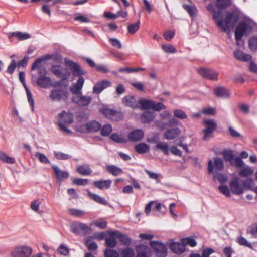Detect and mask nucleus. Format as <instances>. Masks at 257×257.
I'll list each match as a JSON object with an SVG mask.
<instances>
[{
  "label": "nucleus",
  "mask_w": 257,
  "mask_h": 257,
  "mask_svg": "<svg viewBox=\"0 0 257 257\" xmlns=\"http://www.w3.org/2000/svg\"><path fill=\"white\" fill-rule=\"evenodd\" d=\"M60 68V65H53L50 68L51 72L56 77L61 79L60 81L56 82L55 87L61 86L62 81L67 80L70 75V73L67 69Z\"/></svg>",
  "instance_id": "nucleus-1"
},
{
  "label": "nucleus",
  "mask_w": 257,
  "mask_h": 257,
  "mask_svg": "<svg viewBox=\"0 0 257 257\" xmlns=\"http://www.w3.org/2000/svg\"><path fill=\"white\" fill-rule=\"evenodd\" d=\"M59 122L58 124L60 130L68 133H72L71 131L67 128L65 125L71 123L73 121V115L70 112H67L65 111H62L61 113L58 114Z\"/></svg>",
  "instance_id": "nucleus-2"
},
{
  "label": "nucleus",
  "mask_w": 257,
  "mask_h": 257,
  "mask_svg": "<svg viewBox=\"0 0 257 257\" xmlns=\"http://www.w3.org/2000/svg\"><path fill=\"white\" fill-rule=\"evenodd\" d=\"M224 159L230 162V164L237 167H241L243 165V161L241 158L235 156L231 150H225L222 153Z\"/></svg>",
  "instance_id": "nucleus-3"
},
{
  "label": "nucleus",
  "mask_w": 257,
  "mask_h": 257,
  "mask_svg": "<svg viewBox=\"0 0 257 257\" xmlns=\"http://www.w3.org/2000/svg\"><path fill=\"white\" fill-rule=\"evenodd\" d=\"M65 64L70 68L73 76L75 77H82V75L86 74V72L83 70L81 66L76 62H74L71 60H68L66 58L64 59Z\"/></svg>",
  "instance_id": "nucleus-4"
},
{
  "label": "nucleus",
  "mask_w": 257,
  "mask_h": 257,
  "mask_svg": "<svg viewBox=\"0 0 257 257\" xmlns=\"http://www.w3.org/2000/svg\"><path fill=\"white\" fill-rule=\"evenodd\" d=\"M150 246L154 250L157 257H166L167 249L165 245L158 241L152 240L150 242Z\"/></svg>",
  "instance_id": "nucleus-5"
},
{
  "label": "nucleus",
  "mask_w": 257,
  "mask_h": 257,
  "mask_svg": "<svg viewBox=\"0 0 257 257\" xmlns=\"http://www.w3.org/2000/svg\"><path fill=\"white\" fill-rule=\"evenodd\" d=\"M251 27L245 21L240 22L236 27L235 37L237 41L240 40L247 31L250 32Z\"/></svg>",
  "instance_id": "nucleus-6"
},
{
  "label": "nucleus",
  "mask_w": 257,
  "mask_h": 257,
  "mask_svg": "<svg viewBox=\"0 0 257 257\" xmlns=\"http://www.w3.org/2000/svg\"><path fill=\"white\" fill-rule=\"evenodd\" d=\"M32 3L36 4L40 2H44L45 4L41 7L42 12L48 15L49 17L51 16L50 6H53L56 4L61 3L63 0H30Z\"/></svg>",
  "instance_id": "nucleus-7"
},
{
  "label": "nucleus",
  "mask_w": 257,
  "mask_h": 257,
  "mask_svg": "<svg viewBox=\"0 0 257 257\" xmlns=\"http://www.w3.org/2000/svg\"><path fill=\"white\" fill-rule=\"evenodd\" d=\"M101 112L107 118L115 121H119L123 119V114L114 109L103 108Z\"/></svg>",
  "instance_id": "nucleus-8"
},
{
  "label": "nucleus",
  "mask_w": 257,
  "mask_h": 257,
  "mask_svg": "<svg viewBox=\"0 0 257 257\" xmlns=\"http://www.w3.org/2000/svg\"><path fill=\"white\" fill-rule=\"evenodd\" d=\"M71 231L74 234L79 235L87 234L91 230V228L86 224L76 222L73 223L70 226Z\"/></svg>",
  "instance_id": "nucleus-9"
},
{
  "label": "nucleus",
  "mask_w": 257,
  "mask_h": 257,
  "mask_svg": "<svg viewBox=\"0 0 257 257\" xmlns=\"http://www.w3.org/2000/svg\"><path fill=\"white\" fill-rule=\"evenodd\" d=\"M69 93L65 90L55 89L50 91L49 98L53 101L66 100L68 97Z\"/></svg>",
  "instance_id": "nucleus-10"
},
{
  "label": "nucleus",
  "mask_w": 257,
  "mask_h": 257,
  "mask_svg": "<svg viewBox=\"0 0 257 257\" xmlns=\"http://www.w3.org/2000/svg\"><path fill=\"white\" fill-rule=\"evenodd\" d=\"M198 73L203 78L211 80L217 81L219 73L212 69L201 68L198 70Z\"/></svg>",
  "instance_id": "nucleus-11"
},
{
  "label": "nucleus",
  "mask_w": 257,
  "mask_h": 257,
  "mask_svg": "<svg viewBox=\"0 0 257 257\" xmlns=\"http://www.w3.org/2000/svg\"><path fill=\"white\" fill-rule=\"evenodd\" d=\"M205 127L203 130L204 136L203 140H205L210 137L217 127V123L213 119H205L203 120Z\"/></svg>",
  "instance_id": "nucleus-12"
},
{
  "label": "nucleus",
  "mask_w": 257,
  "mask_h": 257,
  "mask_svg": "<svg viewBox=\"0 0 257 257\" xmlns=\"http://www.w3.org/2000/svg\"><path fill=\"white\" fill-rule=\"evenodd\" d=\"M32 252V248L25 246L16 247L11 252L12 257H29Z\"/></svg>",
  "instance_id": "nucleus-13"
},
{
  "label": "nucleus",
  "mask_w": 257,
  "mask_h": 257,
  "mask_svg": "<svg viewBox=\"0 0 257 257\" xmlns=\"http://www.w3.org/2000/svg\"><path fill=\"white\" fill-rule=\"evenodd\" d=\"M220 10L216 11H215L212 14L213 19L216 22V25L221 29L223 32H227L229 30V26L227 25H224L223 21L222 20V14Z\"/></svg>",
  "instance_id": "nucleus-14"
},
{
  "label": "nucleus",
  "mask_w": 257,
  "mask_h": 257,
  "mask_svg": "<svg viewBox=\"0 0 257 257\" xmlns=\"http://www.w3.org/2000/svg\"><path fill=\"white\" fill-rule=\"evenodd\" d=\"M224 168V164L221 158L215 157L214 158V166L211 160H209L208 164V171L209 173L213 172V169L215 170L221 171Z\"/></svg>",
  "instance_id": "nucleus-15"
},
{
  "label": "nucleus",
  "mask_w": 257,
  "mask_h": 257,
  "mask_svg": "<svg viewBox=\"0 0 257 257\" xmlns=\"http://www.w3.org/2000/svg\"><path fill=\"white\" fill-rule=\"evenodd\" d=\"M239 20V15L235 12H227L224 18V25L229 26V29L230 27L234 26ZM229 31V30L228 31Z\"/></svg>",
  "instance_id": "nucleus-16"
},
{
  "label": "nucleus",
  "mask_w": 257,
  "mask_h": 257,
  "mask_svg": "<svg viewBox=\"0 0 257 257\" xmlns=\"http://www.w3.org/2000/svg\"><path fill=\"white\" fill-rule=\"evenodd\" d=\"M72 101L81 106H88L92 101L91 96L82 95V94L72 98Z\"/></svg>",
  "instance_id": "nucleus-17"
},
{
  "label": "nucleus",
  "mask_w": 257,
  "mask_h": 257,
  "mask_svg": "<svg viewBox=\"0 0 257 257\" xmlns=\"http://www.w3.org/2000/svg\"><path fill=\"white\" fill-rule=\"evenodd\" d=\"M239 179L238 177L233 178L230 181L229 186L231 192L236 195H240L243 192V187L239 183Z\"/></svg>",
  "instance_id": "nucleus-18"
},
{
  "label": "nucleus",
  "mask_w": 257,
  "mask_h": 257,
  "mask_svg": "<svg viewBox=\"0 0 257 257\" xmlns=\"http://www.w3.org/2000/svg\"><path fill=\"white\" fill-rule=\"evenodd\" d=\"M52 168L54 171L57 182L61 183L64 179L68 178L69 174L68 172L61 170L56 165H52Z\"/></svg>",
  "instance_id": "nucleus-19"
},
{
  "label": "nucleus",
  "mask_w": 257,
  "mask_h": 257,
  "mask_svg": "<svg viewBox=\"0 0 257 257\" xmlns=\"http://www.w3.org/2000/svg\"><path fill=\"white\" fill-rule=\"evenodd\" d=\"M144 136V133L141 129H135L130 132L127 135L130 141L135 142L140 141Z\"/></svg>",
  "instance_id": "nucleus-20"
},
{
  "label": "nucleus",
  "mask_w": 257,
  "mask_h": 257,
  "mask_svg": "<svg viewBox=\"0 0 257 257\" xmlns=\"http://www.w3.org/2000/svg\"><path fill=\"white\" fill-rule=\"evenodd\" d=\"M85 79L83 77H80L76 83H73L70 87V91L74 94H81V90L84 83Z\"/></svg>",
  "instance_id": "nucleus-21"
},
{
  "label": "nucleus",
  "mask_w": 257,
  "mask_h": 257,
  "mask_svg": "<svg viewBox=\"0 0 257 257\" xmlns=\"http://www.w3.org/2000/svg\"><path fill=\"white\" fill-rule=\"evenodd\" d=\"M110 234L113 237L119 238L120 242L124 245L129 246L131 243L130 238L127 235L123 234L118 231L110 232Z\"/></svg>",
  "instance_id": "nucleus-22"
},
{
  "label": "nucleus",
  "mask_w": 257,
  "mask_h": 257,
  "mask_svg": "<svg viewBox=\"0 0 257 257\" xmlns=\"http://www.w3.org/2000/svg\"><path fill=\"white\" fill-rule=\"evenodd\" d=\"M136 257H150L151 250L149 247L143 244H139L135 247Z\"/></svg>",
  "instance_id": "nucleus-23"
},
{
  "label": "nucleus",
  "mask_w": 257,
  "mask_h": 257,
  "mask_svg": "<svg viewBox=\"0 0 257 257\" xmlns=\"http://www.w3.org/2000/svg\"><path fill=\"white\" fill-rule=\"evenodd\" d=\"M111 84V82L106 80H103L98 82L94 85L93 88V92L94 93L98 94L100 93L105 88L110 86Z\"/></svg>",
  "instance_id": "nucleus-24"
},
{
  "label": "nucleus",
  "mask_w": 257,
  "mask_h": 257,
  "mask_svg": "<svg viewBox=\"0 0 257 257\" xmlns=\"http://www.w3.org/2000/svg\"><path fill=\"white\" fill-rule=\"evenodd\" d=\"M181 131L178 127L168 129L163 135V137L167 140H173L177 138L180 134Z\"/></svg>",
  "instance_id": "nucleus-25"
},
{
  "label": "nucleus",
  "mask_w": 257,
  "mask_h": 257,
  "mask_svg": "<svg viewBox=\"0 0 257 257\" xmlns=\"http://www.w3.org/2000/svg\"><path fill=\"white\" fill-rule=\"evenodd\" d=\"M51 79L45 76H39L36 80V84L40 87L46 88L49 86L51 83Z\"/></svg>",
  "instance_id": "nucleus-26"
},
{
  "label": "nucleus",
  "mask_w": 257,
  "mask_h": 257,
  "mask_svg": "<svg viewBox=\"0 0 257 257\" xmlns=\"http://www.w3.org/2000/svg\"><path fill=\"white\" fill-rule=\"evenodd\" d=\"M101 124L97 121L92 120L85 124L87 132H96L101 128Z\"/></svg>",
  "instance_id": "nucleus-27"
},
{
  "label": "nucleus",
  "mask_w": 257,
  "mask_h": 257,
  "mask_svg": "<svg viewBox=\"0 0 257 257\" xmlns=\"http://www.w3.org/2000/svg\"><path fill=\"white\" fill-rule=\"evenodd\" d=\"M122 101L123 104L126 106L131 107L133 108L138 107V103L133 96H126L122 99Z\"/></svg>",
  "instance_id": "nucleus-28"
},
{
  "label": "nucleus",
  "mask_w": 257,
  "mask_h": 257,
  "mask_svg": "<svg viewBox=\"0 0 257 257\" xmlns=\"http://www.w3.org/2000/svg\"><path fill=\"white\" fill-rule=\"evenodd\" d=\"M112 181L110 180H100L93 182L94 186L99 189H107L110 188Z\"/></svg>",
  "instance_id": "nucleus-29"
},
{
  "label": "nucleus",
  "mask_w": 257,
  "mask_h": 257,
  "mask_svg": "<svg viewBox=\"0 0 257 257\" xmlns=\"http://www.w3.org/2000/svg\"><path fill=\"white\" fill-rule=\"evenodd\" d=\"M170 249L174 253L180 254L185 250V247L182 242H173L170 245Z\"/></svg>",
  "instance_id": "nucleus-30"
},
{
  "label": "nucleus",
  "mask_w": 257,
  "mask_h": 257,
  "mask_svg": "<svg viewBox=\"0 0 257 257\" xmlns=\"http://www.w3.org/2000/svg\"><path fill=\"white\" fill-rule=\"evenodd\" d=\"M87 192L88 196L96 202L103 205L107 204V202L104 198L101 197L97 194L91 193L89 190H87Z\"/></svg>",
  "instance_id": "nucleus-31"
},
{
  "label": "nucleus",
  "mask_w": 257,
  "mask_h": 257,
  "mask_svg": "<svg viewBox=\"0 0 257 257\" xmlns=\"http://www.w3.org/2000/svg\"><path fill=\"white\" fill-rule=\"evenodd\" d=\"M87 192L88 196L96 202L103 205L107 204V202L104 198L101 197L97 194L91 193L89 190H87Z\"/></svg>",
  "instance_id": "nucleus-32"
},
{
  "label": "nucleus",
  "mask_w": 257,
  "mask_h": 257,
  "mask_svg": "<svg viewBox=\"0 0 257 257\" xmlns=\"http://www.w3.org/2000/svg\"><path fill=\"white\" fill-rule=\"evenodd\" d=\"M234 54L236 59L244 62L250 60L252 58L250 55L245 54L239 50L234 51Z\"/></svg>",
  "instance_id": "nucleus-33"
},
{
  "label": "nucleus",
  "mask_w": 257,
  "mask_h": 257,
  "mask_svg": "<svg viewBox=\"0 0 257 257\" xmlns=\"http://www.w3.org/2000/svg\"><path fill=\"white\" fill-rule=\"evenodd\" d=\"M76 171L83 176L89 175L92 173V170L88 164L78 166L76 168Z\"/></svg>",
  "instance_id": "nucleus-34"
},
{
  "label": "nucleus",
  "mask_w": 257,
  "mask_h": 257,
  "mask_svg": "<svg viewBox=\"0 0 257 257\" xmlns=\"http://www.w3.org/2000/svg\"><path fill=\"white\" fill-rule=\"evenodd\" d=\"M214 94L218 97H228L229 96L228 91L221 86L217 87L214 89Z\"/></svg>",
  "instance_id": "nucleus-35"
},
{
  "label": "nucleus",
  "mask_w": 257,
  "mask_h": 257,
  "mask_svg": "<svg viewBox=\"0 0 257 257\" xmlns=\"http://www.w3.org/2000/svg\"><path fill=\"white\" fill-rule=\"evenodd\" d=\"M135 149L137 153L139 154H144L149 151L150 147L147 144L145 143H141L135 145Z\"/></svg>",
  "instance_id": "nucleus-36"
},
{
  "label": "nucleus",
  "mask_w": 257,
  "mask_h": 257,
  "mask_svg": "<svg viewBox=\"0 0 257 257\" xmlns=\"http://www.w3.org/2000/svg\"><path fill=\"white\" fill-rule=\"evenodd\" d=\"M106 169L107 172L114 176L123 173L122 170L115 165H108L106 166Z\"/></svg>",
  "instance_id": "nucleus-37"
},
{
  "label": "nucleus",
  "mask_w": 257,
  "mask_h": 257,
  "mask_svg": "<svg viewBox=\"0 0 257 257\" xmlns=\"http://www.w3.org/2000/svg\"><path fill=\"white\" fill-rule=\"evenodd\" d=\"M231 5V0H216V7L220 10H224Z\"/></svg>",
  "instance_id": "nucleus-38"
},
{
  "label": "nucleus",
  "mask_w": 257,
  "mask_h": 257,
  "mask_svg": "<svg viewBox=\"0 0 257 257\" xmlns=\"http://www.w3.org/2000/svg\"><path fill=\"white\" fill-rule=\"evenodd\" d=\"M50 58V56L49 55H46L44 57H39L33 63L32 65V70H35L37 68H40V66L41 64V63L43 61H45Z\"/></svg>",
  "instance_id": "nucleus-39"
},
{
  "label": "nucleus",
  "mask_w": 257,
  "mask_h": 257,
  "mask_svg": "<svg viewBox=\"0 0 257 257\" xmlns=\"http://www.w3.org/2000/svg\"><path fill=\"white\" fill-rule=\"evenodd\" d=\"M140 107L142 109H151L152 105L153 104V101L151 100L142 99L138 102Z\"/></svg>",
  "instance_id": "nucleus-40"
},
{
  "label": "nucleus",
  "mask_w": 257,
  "mask_h": 257,
  "mask_svg": "<svg viewBox=\"0 0 257 257\" xmlns=\"http://www.w3.org/2000/svg\"><path fill=\"white\" fill-rule=\"evenodd\" d=\"M154 115L152 112L145 111L141 116V119L143 123H149L153 120Z\"/></svg>",
  "instance_id": "nucleus-41"
},
{
  "label": "nucleus",
  "mask_w": 257,
  "mask_h": 257,
  "mask_svg": "<svg viewBox=\"0 0 257 257\" xmlns=\"http://www.w3.org/2000/svg\"><path fill=\"white\" fill-rule=\"evenodd\" d=\"M140 21L139 20L134 24H130L127 27L128 33L131 34H134L139 29Z\"/></svg>",
  "instance_id": "nucleus-42"
},
{
  "label": "nucleus",
  "mask_w": 257,
  "mask_h": 257,
  "mask_svg": "<svg viewBox=\"0 0 257 257\" xmlns=\"http://www.w3.org/2000/svg\"><path fill=\"white\" fill-rule=\"evenodd\" d=\"M236 242L241 246L247 247L250 249H253V247L251 243L249 242L246 238L240 236L236 238Z\"/></svg>",
  "instance_id": "nucleus-43"
},
{
  "label": "nucleus",
  "mask_w": 257,
  "mask_h": 257,
  "mask_svg": "<svg viewBox=\"0 0 257 257\" xmlns=\"http://www.w3.org/2000/svg\"><path fill=\"white\" fill-rule=\"evenodd\" d=\"M0 160L5 163L9 164H14L15 162L14 158L8 156L3 151H0Z\"/></svg>",
  "instance_id": "nucleus-44"
},
{
  "label": "nucleus",
  "mask_w": 257,
  "mask_h": 257,
  "mask_svg": "<svg viewBox=\"0 0 257 257\" xmlns=\"http://www.w3.org/2000/svg\"><path fill=\"white\" fill-rule=\"evenodd\" d=\"M156 148L160 150L161 151L163 152V153L166 155H169V151L170 149L169 148V146L165 142H159L157 144L156 146Z\"/></svg>",
  "instance_id": "nucleus-45"
},
{
  "label": "nucleus",
  "mask_w": 257,
  "mask_h": 257,
  "mask_svg": "<svg viewBox=\"0 0 257 257\" xmlns=\"http://www.w3.org/2000/svg\"><path fill=\"white\" fill-rule=\"evenodd\" d=\"M9 36H16L20 41L24 40L30 38V35L28 33H22L18 31L14 32L11 33Z\"/></svg>",
  "instance_id": "nucleus-46"
},
{
  "label": "nucleus",
  "mask_w": 257,
  "mask_h": 257,
  "mask_svg": "<svg viewBox=\"0 0 257 257\" xmlns=\"http://www.w3.org/2000/svg\"><path fill=\"white\" fill-rule=\"evenodd\" d=\"M110 138L117 143H125L127 142V140L125 138L115 133L112 134L110 136Z\"/></svg>",
  "instance_id": "nucleus-47"
},
{
  "label": "nucleus",
  "mask_w": 257,
  "mask_h": 257,
  "mask_svg": "<svg viewBox=\"0 0 257 257\" xmlns=\"http://www.w3.org/2000/svg\"><path fill=\"white\" fill-rule=\"evenodd\" d=\"M35 156L38 159L41 163L43 164H50V161L45 154L39 152H37L35 153Z\"/></svg>",
  "instance_id": "nucleus-48"
},
{
  "label": "nucleus",
  "mask_w": 257,
  "mask_h": 257,
  "mask_svg": "<svg viewBox=\"0 0 257 257\" xmlns=\"http://www.w3.org/2000/svg\"><path fill=\"white\" fill-rule=\"evenodd\" d=\"M181 242L183 243L185 247L186 245H189L191 247H195L197 244L196 240L191 237L182 238Z\"/></svg>",
  "instance_id": "nucleus-49"
},
{
  "label": "nucleus",
  "mask_w": 257,
  "mask_h": 257,
  "mask_svg": "<svg viewBox=\"0 0 257 257\" xmlns=\"http://www.w3.org/2000/svg\"><path fill=\"white\" fill-rule=\"evenodd\" d=\"M248 46L252 51L257 50V36H253L250 38L248 40Z\"/></svg>",
  "instance_id": "nucleus-50"
},
{
  "label": "nucleus",
  "mask_w": 257,
  "mask_h": 257,
  "mask_svg": "<svg viewBox=\"0 0 257 257\" xmlns=\"http://www.w3.org/2000/svg\"><path fill=\"white\" fill-rule=\"evenodd\" d=\"M54 155L55 157V158L58 160H68L71 158V155L64 153L61 152L54 151Z\"/></svg>",
  "instance_id": "nucleus-51"
},
{
  "label": "nucleus",
  "mask_w": 257,
  "mask_h": 257,
  "mask_svg": "<svg viewBox=\"0 0 257 257\" xmlns=\"http://www.w3.org/2000/svg\"><path fill=\"white\" fill-rule=\"evenodd\" d=\"M109 234L111 236L110 237L105 238V243L107 247L113 248L117 244L116 240L115 239L116 237H113V236L110 234V232H109Z\"/></svg>",
  "instance_id": "nucleus-52"
},
{
  "label": "nucleus",
  "mask_w": 257,
  "mask_h": 257,
  "mask_svg": "<svg viewBox=\"0 0 257 257\" xmlns=\"http://www.w3.org/2000/svg\"><path fill=\"white\" fill-rule=\"evenodd\" d=\"M27 97L28 99V101L31 106V110L32 111H34V101L32 96V94L29 89L28 87L25 88Z\"/></svg>",
  "instance_id": "nucleus-53"
},
{
  "label": "nucleus",
  "mask_w": 257,
  "mask_h": 257,
  "mask_svg": "<svg viewBox=\"0 0 257 257\" xmlns=\"http://www.w3.org/2000/svg\"><path fill=\"white\" fill-rule=\"evenodd\" d=\"M112 131V128L109 124L104 125L101 129V134L103 136H109Z\"/></svg>",
  "instance_id": "nucleus-54"
},
{
  "label": "nucleus",
  "mask_w": 257,
  "mask_h": 257,
  "mask_svg": "<svg viewBox=\"0 0 257 257\" xmlns=\"http://www.w3.org/2000/svg\"><path fill=\"white\" fill-rule=\"evenodd\" d=\"M253 170L250 167H247L244 168L239 172V175L241 177H246L253 174Z\"/></svg>",
  "instance_id": "nucleus-55"
},
{
  "label": "nucleus",
  "mask_w": 257,
  "mask_h": 257,
  "mask_svg": "<svg viewBox=\"0 0 257 257\" xmlns=\"http://www.w3.org/2000/svg\"><path fill=\"white\" fill-rule=\"evenodd\" d=\"M68 211L71 215L78 217H81L85 214L83 211L75 208L69 209Z\"/></svg>",
  "instance_id": "nucleus-56"
},
{
  "label": "nucleus",
  "mask_w": 257,
  "mask_h": 257,
  "mask_svg": "<svg viewBox=\"0 0 257 257\" xmlns=\"http://www.w3.org/2000/svg\"><path fill=\"white\" fill-rule=\"evenodd\" d=\"M201 113L207 115H215L216 113V110L214 107H208L202 109Z\"/></svg>",
  "instance_id": "nucleus-57"
},
{
  "label": "nucleus",
  "mask_w": 257,
  "mask_h": 257,
  "mask_svg": "<svg viewBox=\"0 0 257 257\" xmlns=\"http://www.w3.org/2000/svg\"><path fill=\"white\" fill-rule=\"evenodd\" d=\"M166 108L165 106L162 102L155 103L153 101V104L152 105L151 109L154 111H159L161 110Z\"/></svg>",
  "instance_id": "nucleus-58"
},
{
  "label": "nucleus",
  "mask_w": 257,
  "mask_h": 257,
  "mask_svg": "<svg viewBox=\"0 0 257 257\" xmlns=\"http://www.w3.org/2000/svg\"><path fill=\"white\" fill-rule=\"evenodd\" d=\"M105 257H118L119 254L116 250L111 249H106L104 251Z\"/></svg>",
  "instance_id": "nucleus-59"
},
{
  "label": "nucleus",
  "mask_w": 257,
  "mask_h": 257,
  "mask_svg": "<svg viewBox=\"0 0 257 257\" xmlns=\"http://www.w3.org/2000/svg\"><path fill=\"white\" fill-rule=\"evenodd\" d=\"M122 257H134V251L131 248H126L122 250L121 252Z\"/></svg>",
  "instance_id": "nucleus-60"
},
{
  "label": "nucleus",
  "mask_w": 257,
  "mask_h": 257,
  "mask_svg": "<svg viewBox=\"0 0 257 257\" xmlns=\"http://www.w3.org/2000/svg\"><path fill=\"white\" fill-rule=\"evenodd\" d=\"M174 115L175 117L181 119H185L187 117L185 113L180 109H175L174 111Z\"/></svg>",
  "instance_id": "nucleus-61"
},
{
  "label": "nucleus",
  "mask_w": 257,
  "mask_h": 257,
  "mask_svg": "<svg viewBox=\"0 0 257 257\" xmlns=\"http://www.w3.org/2000/svg\"><path fill=\"white\" fill-rule=\"evenodd\" d=\"M72 183L78 186H83L88 183V180L87 179L74 178L73 180Z\"/></svg>",
  "instance_id": "nucleus-62"
},
{
  "label": "nucleus",
  "mask_w": 257,
  "mask_h": 257,
  "mask_svg": "<svg viewBox=\"0 0 257 257\" xmlns=\"http://www.w3.org/2000/svg\"><path fill=\"white\" fill-rule=\"evenodd\" d=\"M219 191L225 195L226 197H229L231 196L230 190L226 185H221L218 187Z\"/></svg>",
  "instance_id": "nucleus-63"
},
{
  "label": "nucleus",
  "mask_w": 257,
  "mask_h": 257,
  "mask_svg": "<svg viewBox=\"0 0 257 257\" xmlns=\"http://www.w3.org/2000/svg\"><path fill=\"white\" fill-rule=\"evenodd\" d=\"M17 67V66L16 61L15 60H12L10 64L8 66L7 72L10 74H12L14 72Z\"/></svg>",
  "instance_id": "nucleus-64"
}]
</instances>
